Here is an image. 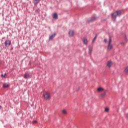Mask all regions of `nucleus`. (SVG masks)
<instances>
[{"label":"nucleus","instance_id":"obj_19","mask_svg":"<svg viewBox=\"0 0 128 128\" xmlns=\"http://www.w3.org/2000/svg\"><path fill=\"white\" fill-rule=\"evenodd\" d=\"M6 76V74H2L1 75V76H2V78H5Z\"/></svg>","mask_w":128,"mask_h":128},{"label":"nucleus","instance_id":"obj_7","mask_svg":"<svg viewBox=\"0 0 128 128\" xmlns=\"http://www.w3.org/2000/svg\"><path fill=\"white\" fill-rule=\"evenodd\" d=\"M44 96L45 100H48V92H46L45 94H44Z\"/></svg>","mask_w":128,"mask_h":128},{"label":"nucleus","instance_id":"obj_10","mask_svg":"<svg viewBox=\"0 0 128 128\" xmlns=\"http://www.w3.org/2000/svg\"><path fill=\"white\" fill-rule=\"evenodd\" d=\"M54 36H56V33H54L51 36H50V38H49V40H52V38H54Z\"/></svg>","mask_w":128,"mask_h":128},{"label":"nucleus","instance_id":"obj_4","mask_svg":"<svg viewBox=\"0 0 128 128\" xmlns=\"http://www.w3.org/2000/svg\"><path fill=\"white\" fill-rule=\"evenodd\" d=\"M112 66V62L111 60H108L107 62L106 66H108V68H110Z\"/></svg>","mask_w":128,"mask_h":128},{"label":"nucleus","instance_id":"obj_1","mask_svg":"<svg viewBox=\"0 0 128 128\" xmlns=\"http://www.w3.org/2000/svg\"><path fill=\"white\" fill-rule=\"evenodd\" d=\"M122 12H120V10H118L114 12L113 14H112V20H116V16H120Z\"/></svg>","mask_w":128,"mask_h":128},{"label":"nucleus","instance_id":"obj_24","mask_svg":"<svg viewBox=\"0 0 128 128\" xmlns=\"http://www.w3.org/2000/svg\"><path fill=\"white\" fill-rule=\"evenodd\" d=\"M0 108H2V106H0Z\"/></svg>","mask_w":128,"mask_h":128},{"label":"nucleus","instance_id":"obj_6","mask_svg":"<svg viewBox=\"0 0 128 128\" xmlns=\"http://www.w3.org/2000/svg\"><path fill=\"white\" fill-rule=\"evenodd\" d=\"M68 34L70 36H74V32L72 30H70L68 32Z\"/></svg>","mask_w":128,"mask_h":128},{"label":"nucleus","instance_id":"obj_9","mask_svg":"<svg viewBox=\"0 0 128 128\" xmlns=\"http://www.w3.org/2000/svg\"><path fill=\"white\" fill-rule=\"evenodd\" d=\"M30 78V74L28 72H26L24 74V78Z\"/></svg>","mask_w":128,"mask_h":128},{"label":"nucleus","instance_id":"obj_3","mask_svg":"<svg viewBox=\"0 0 128 128\" xmlns=\"http://www.w3.org/2000/svg\"><path fill=\"white\" fill-rule=\"evenodd\" d=\"M12 44V42L10 40H6L4 42V46L6 48H8Z\"/></svg>","mask_w":128,"mask_h":128},{"label":"nucleus","instance_id":"obj_11","mask_svg":"<svg viewBox=\"0 0 128 128\" xmlns=\"http://www.w3.org/2000/svg\"><path fill=\"white\" fill-rule=\"evenodd\" d=\"M97 91L98 92H104V88L100 87L98 88H97Z\"/></svg>","mask_w":128,"mask_h":128},{"label":"nucleus","instance_id":"obj_21","mask_svg":"<svg viewBox=\"0 0 128 128\" xmlns=\"http://www.w3.org/2000/svg\"><path fill=\"white\" fill-rule=\"evenodd\" d=\"M33 124H36V120H34L32 122Z\"/></svg>","mask_w":128,"mask_h":128},{"label":"nucleus","instance_id":"obj_2","mask_svg":"<svg viewBox=\"0 0 128 128\" xmlns=\"http://www.w3.org/2000/svg\"><path fill=\"white\" fill-rule=\"evenodd\" d=\"M111 44H112V38H110V40L108 44V50H112L113 46Z\"/></svg>","mask_w":128,"mask_h":128},{"label":"nucleus","instance_id":"obj_16","mask_svg":"<svg viewBox=\"0 0 128 128\" xmlns=\"http://www.w3.org/2000/svg\"><path fill=\"white\" fill-rule=\"evenodd\" d=\"M8 86H10V85H8L7 84H4L3 88H8Z\"/></svg>","mask_w":128,"mask_h":128},{"label":"nucleus","instance_id":"obj_5","mask_svg":"<svg viewBox=\"0 0 128 128\" xmlns=\"http://www.w3.org/2000/svg\"><path fill=\"white\" fill-rule=\"evenodd\" d=\"M96 17L94 16L91 18L90 20H88V22L90 24V22H94V20H96Z\"/></svg>","mask_w":128,"mask_h":128},{"label":"nucleus","instance_id":"obj_8","mask_svg":"<svg viewBox=\"0 0 128 128\" xmlns=\"http://www.w3.org/2000/svg\"><path fill=\"white\" fill-rule=\"evenodd\" d=\"M88 39L86 38H83V43L84 44H85L86 46L88 45Z\"/></svg>","mask_w":128,"mask_h":128},{"label":"nucleus","instance_id":"obj_13","mask_svg":"<svg viewBox=\"0 0 128 128\" xmlns=\"http://www.w3.org/2000/svg\"><path fill=\"white\" fill-rule=\"evenodd\" d=\"M124 72H125V74H128V66L124 68Z\"/></svg>","mask_w":128,"mask_h":128},{"label":"nucleus","instance_id":"obj_12","mask_svg":"<svg viewBox=\"0 0 128 128\" xmlns=\"http://www.w3.org/2000/svg\"><path fill=\"white\" fill-rule=\"evenodd\" d=\"M40 2V0H33V3L34 4H38Z\"/></svg>","mask_w":128,"mask_h":128},{"label":"nucleus","instance_id":"obj_18","mask_svg":"<svg viewBox=\"0 0 128 128\" xmlns=\"http://www.w3.org/2000/svg\"><path fill=\"white\" fill-rule=\"evenodd\" d=\"M109 110H110V109L108 108H105V112H108Z\"/></svg>","mask_w":128,"mask_h":128},{"label":"nucleus","instance_id":"obj_22","mask_svg":"<svg viewBox=\"0 0 128 128\" xmlns=\"http://www.w3.org/2000/svg\"><path fill=\"white\" fill-rule=\"evenodd\" d=\"M89 52H90V54L92 52V49L89 50Z\"/></svg>","mask_w":128,"mask_h":128},{"label":"nucleus","instance_id":"obj_15","mask_svg":"<svg viewBox=\"0 0 128 128\" xmlns=\"http://www.w3.org/2000/svg\"><path fill=\"white\" fill-rule=\"evenodd\" d=\"M53 18L55 20H57V18H58V14H56V13L53 14Z\"/></svg>","mask_w":128,"mask_h":128},{"label":"nucleus","instance_id":"obj_20","mask_svg":"<svg viewBox=\"0 0 128 128\" xmlns=\"http://www.w3.org/2000/svg\"><path fill=\"white\" fill-rule=\"evenodd\" d=\"M106 94V92H104L103 94H102L101 96H104Z\"/></svg>","mask_w":128,"mask_h":128},{"label":"nucleus","instance_id":"obj_23","mask_svg":"<svg viewBox=\"0 0 128 128\" xmlns=\"http://www.w3.org/2000/svg\"><path fill=\"white\" fill-rule=\"evenodd\" d=\"M104 42H107L106 39H104Z\"/></svg>","mask_w":128,"mask_h":128},{"label":"nucleus","instance_id":"obj_17","mask_svg":"<svg viewBox=\"0 0 128 128\" xmlns=\"http://www.w3.org/2000/svg\"><path fill=\"white\" fill-rule=\"evenodd\" d=\"M96 36L93 39V40L92 41V44H94V42H96Z\"/></svg>","mask_w":128,"mask_h":128},{"label":"nucleus","instance_id":"obj_14","mask_svg":"<svg viewBox=\"0 0 128 128\" xmlns=\"http://www.w3.org/2000/svg\"><path fill=\"white\" fill-rule=\"evenodd\" d=\"M62 113L63 114H68V111L66 110H62Z\"/></svg>","mask_w":128,"mask_h":128}]
</instances>
